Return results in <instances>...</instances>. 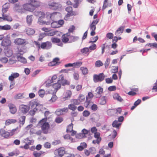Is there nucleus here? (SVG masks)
I'll list each match as a JSON object with an SVG mask.
<instances>
[{"instance_id": "69168bd1", "label": "nucleus", "mask_w": 157, "mask_h": 157, "mask_svg": "<svg viewBox=\"0 0 157 157\" xmlns=\"http://www.w3.org/2000/svg\"><path fill=\"white\" fill-rule=\"evenodd\" d=\"M97 105L95 104H93L91 106V109L93 111H96L98 109Z\"/></svg>"}, {"instance_id": "09e8293b", "label": "nucleus", "mask_w": 157, "mask_h": 157, "mask_svg": "<svg viewBox=\"0 0 157 157\" xmlns=\"http://www.w3.org/2000/svg\"><path fill=\"white\" fill-rule=\"evenodd\" d=\"M63 120V118L59 117H57L56 118L55 121L58 123H60Z\"/></svg>"}, {"instance_id": "9b49d317", "label": "nucleus", "mask_w": 157, "mask_h": 157, "mask_svg": "<svg viewBox=\"0 0 157 157\" xmlns=\"http://www.w3.org/2000/svg\"><path fill=\"white\" fill-rule=\"evenodd\" d=\"M103 89L101 86H98L95 90L96 95L95 96L96 98H100L101 96V94L103 93Z\"/></svg>"}, {"instance_id": "a211bd4d", "label": "nucleus", "mask_w": 157, "mask_h": 157, "mask_svg": "<svg viewBox=\"0 0 157 157\" xmlns=\"http://www.w3.org/2000/svg\"><path fill=\"white\" fill-rule=\"evenodd\" d=\"M19 76V74L17 72L12 73L9 77L8 79L10 81H13L14 79L16 78Z\"/></svg>"}, {"instance_id": "4468645a", "label": "nucleus", "mask_w": 157, "mask_h": 157, "mask_svg": "<svg viewBox=\"0 0 157 157\" xmlns=\"http://www.w3.org/2000/svg\"><path fill=\"white\" fill-rule=\"evenodd\" d=\"M0 135L5 138H7L10 135V132L6 131L3 129L0 130Z\"/></svg>"}, {"instance_id": "c9c22d12", "label": "nucleus", "mask_w": 157, "mask_h": 157, "mask_svg": "<svg viewBox=\"0 0 157 157\" xmlns=\"http://www.w3.org/2000/svg\"><path fill=\"white\" fill-rule=\"evenodd\" d=\"M100 135L101 134L99 132H97L94 134V137L95 138L98 139V140H99L101 141V138L100 136Z\"/></svg>"}, {"instance_id": "c85d7f7f", "label": "nucleus", "mask_w": 157, "mask_h": 157, "mask_svg": "<svg viewBox=\"0 0 157 157\" xmlns=\"http://www.w3.org/2000/svg\"><path fill=\"white\" fill-rule=\"evenodd\" d=\"M17 122V120L15 119H8L6 121L5 124L6 125H9L11 124H14Z\"/></svg>"}, {"instance_id": "b1692460", "label": "nucleus", "mask_w": 157, "mask_h": 157, "mask_svg": "<svg viewBox=\"0 0 157 157\" xmlns=\"http://www.w3.org/2000/svg\"><path fill=\"white\" fill-rule=\"evenodd\" d=\"M10 43V41L8 39H4L2 41L1 44L2 46L6 47L9 45Z\"/></svg>"}, {"instance_id": "1a4fd4ad", "label": "nucleus", "mask_w": 157, "mask_h": 157, "mask_svg": "<svg viewBox=\"0 0 157 157\" xmlns=\"http://www.w3.org/2000/svg\"><path fill=\"white\" fill-rule=\"evenodd\" d=\"M61 87V84H60L58 81L57 83H56L53 84L51 86V87H52L53 89L52 90V93L55 94L57 91V90L59 89Z\"/></svg>"}, {"instance_id": "20e7f679", "label": "nucleus", "mask_w": 157, "mask_h": 157, "mask_svg": "<svg viewBox=\"0 0 157 157\" xmlns=\"http://www.w3.org/2000/svg\"><path fill=\"white\" fill-rule=\"evenodd\" d=\"M105 75L103 73H100L98 75L94 74L93 76V81L95 83L102 81L105 78Z\"/></svg>"}, {"instance_id": "f257e3e1", "label": "nucleus", "mask_w": 157, "mask_h": 157, "mask_svg": "<svg viewBox=\"0 0 157 157\" xmlns=\"http://www.w3.org/2000/svg\"><path fill=\"white\" fill-rule=\"evenodd\" d=\"M40 2L36 0L34 1V3L30 2L29 3H26L23 5V9L32 12L36 8L40 6Z\"/></svg>"}, {"instance_id": "79ce46f5", "label": "nucleus", "mask_w": 157, "mask_h": 157, "mask_svg": "<svg viewBox=\"0 0 157 157\" xmlns=\"http://www.w3.org/2000/svg\"><path fill=\"white\" fill-rule=\"evenodd\" d=\"M115 112V110L114 109H108L107 111V114L109 116H112Z\"/></svg>"}, {"instance_id": "6e6552de", "label": "nucleus", "mask_w": 157, "mask_h": 157, "mask_svg": "<svg viewBox=\"0 0 157 157\" xmlns=\"http://www.w3.org/2000/svg\"><path fill=\"white\" fill-rule=\"evenodd\" d=\"M65 10L68 12V13L65 17V20H67L68 19V17H69L71 16H72L74 14L73 13L72 8V7L71 6H68L66 8Z\"/></svg>"}, {"instance_id": "c03bdc74", "label": "nucleus", "mask_w": 157, "mask_h": 157, "mask_svg": "<svg viewBox=\"0 0 157 157\" xmlns=\"http://www.w3.org/2000/svg\"><path fill=\"white\" fill-rule=\"evenodd\" d=\"M73 124L71 123L68 125L67 129V132H71L73 130Z\"/></svg>"}, {"instance_id": "7c9ffc66", "label": "nucleus", "mask_w": 157, "mask_h": 157, "mask_svg": "<svg viewBox=\"0 0 157 157\" xmlns=\"http://www.w3.org/2000/svg\"><path fill=\"white\" fill-rule=\"evenodd\" d=\"M17 59L19 61L23 63H26V59L25 58L22 57L21 56H17Z\"/></svg>"}, {"instance_id": "6e6d98bb", "label": "nucleus", "mask_w": 157, "mask_h": 157, "mask_svg": "<svg viewBox=\"0 0 157 157\" xmlns=\"http://www.w3.org/2000/svg\"><path fill=\"white\" fill-rule=\"evenodd\" d=\"M25 140L26 141V142L27 143L28 145H30L32 144L33 143L34 141L33 140H29V138H27L25 139Z\"/></svg>"}, {"instance_id": "ddd939ff", "label": "nucleus", "mask_w": 157, "mask_h": 157, "mask_svg": "<svg viewBox=\"0 0 157 157\" xmlns=\"http://www.w3.org/2000/svg\"><path fill=\"white\" fill-rule=\"evenodd\" d=\"M10 111L11 113L14 114L17 111V109L15 105L12 103H10L8 105Z\"/></svg>"}, {"instance_id": "864d4df0", "label": "nucleus", "mask_w": 157, "mask_h": 157, "mask_svg": "<svg viewBox=\"0 0 157 157\" xmlns=\"http://www.w3.org/2000/svg\"><path fill=\"white\" fill-rule=\"evenodd\" d=\"M37 110H39L38 109V108H34L33 109L30 111L29 113L32 116H33L35 115L36 111Z\"/></svg>"}, {"instance_id": "a878e982", "label": "nucleus", "mask_w": 157, "mask_h": 157, "mask_svg": "<svg viewBox=\"0 0 157 157\" xmlns=\"http://www.w3.org/2000/svg\"><path fill=\"white\" fill-rule=\"evenodd\" d=\"M79 39V37L77 36H69V41L68 43H71L75 42L78 40Z\"/></svg>"}, {"instance_id": "37998d69", "label": "nucleus", "mask_w": 157, "mask_h": 157, "mask_svg": "<svg viewBox=\"0 0 157 157\" xmlns=\"http://www.w3.org/2000/svg\"><path fill=\"white\" fill-rule=\"evenodd\" d=\"M89 52H90L91 51H89L88 48H84L81 50V52L82 53L86 54Z\"/></svg>"}, {"instance_id": "4be33fe9", "label": "nucleus", "mask_w": 157, "mask_h": 157, "mask_svg": "<svg viewBox=\"0 0 157 157\" xmlns=\"http://www.w3.org/2000/svg\"><path fill=\"white\" fill-rule=\"evenodd\" d=\"M27 34L28 35H33L35 33V31L34 29L29 28H27L25 29Z\"/></svg>"}, {"instance_id": "4c0bfd02", "label": "nucleus", "mask_w": 157, "mask_h": 157, "mask_svg": "<svg viewBox=\"0 0 157 157\" xmlns=\"http://www.w3.org/2000/svg\"><path fill=\"white\" fill-rule=\"evenodd\" d=\"M71 102L75 105H79L80 104V102L78 99H72L71 100Z\"/></svg>"}, {"instance_id": "39448f33", "label": "nucleus", "mask_w": 157, "mask_h": 157, "mask_svg": "<svg viewBox=\"0 0 157 157\" xmlns=\"http://www.w3.org/2000/svg\"><path fill=\"white\" fill-rule=\"evenodd\" d=\"M65 153V148L61 147L56 150L55 154L59 157H62Z\"/></svg>"}, {"instance_id": "e2e57ef3", "label": "nucleus", "mask_w": 157, "mask_h": 157, "mask_svg": "<svg viewBox=\"0 0 157 157\" xmlns=\"http://www.w3.org/2000/svg\"><path fill=\"white\" fill-rule=\"evenodd\" d=\"M116 86H109L108 88V90L110 91H113L116 90Z\"/></svg>"}, {"instance_id": "f8f14e48", "label": "nucleus", "mask_w": 157, "mask_h": 157, "mask_svg": "<svg viewBox=\"0 0 157 157\" xmlns=\"http://www.w3.org/2000/svg\"><path fill=\"white\" fill-rule=\"evenodd\" d=\"M59 82L63 86H64L65 85H69V82L67 80L64 79V77L62 75L60 76L59 79L58 80Z\"/></svg>"}, {"instance_id": "9d476101", "label": "nucleus", "mask_w": 157, "mask_h": 157, "mask_svg": "<svg viewBox=\"0 0 157 157\" xmlns=\"http://www.w3.org/2000/svg\"><path fill=\"white\" fill-rule=\"evenodd\" d=\"M23 7L19 3H17L14 5L13 9L16 12L21 13L23 11Z\"/></svg>"}, {"instance_id": "ea45409f", "label": "nucleus", "mask_w": 157, "mask_h": 157, "mask_svg": "<svg viewBox=\"0 0 157 157\" xmlns=\"http://www.w3.org/2000/svg\"><path fill=\"white\" fill-rule=\"evenodd\" d=\"M80 69L82 71V74L84 75H86L88 73V69L86 67H81Z\"/></svg>"}, {"instance_id": "f03ea898", "label": "nucleus", "mask_w": 157, "mask_h": 157, "mask_svg": "<svg viewBox=\"0 0 157 157\" xmlns=\"http://www.w3.org/2000/svg\"><path fill=\"white\" fill-rule=\"evenodd\" d=\"M29 109H33L34 108H38V109L40 111H43L45 108L43 107V105L34 101H31L29 102Z\"/></svg>"}, {"instance_id": "13d9d810", "label": "nucleus", "mask_w": 157, "mask_h": 157, "mask_svg": "<svg viewBox=\"0 0 157 157\" xmlns=\"http://www.w3.org/2000/svg\"><path fill=\"white\" fill-rule=\"evenodd\" d=\"M23 98V94H18L16 95L15 97L14 98L16 99H21Z\"/></svg>"}, {"instance_id": "a19ab883", "label": "nucleus", "mask_w": 157, "mask_h": 157, "mask_svg": "<svg viewBox=\"0 0 157 157\" xmlns=\"http://www.w3.org/2000/svg\"><path fill=\"white\" fill-rule=\"evenodd\" d=\"M51 27L54 28H59L58 22L56 21H53L51 24Z\"/></svg>"}, {"instance_id": "a18cd8bd", "label": "nucleus", "mask_w": 157, "mask_h": 157, "mask_svg": "<svg viewBox=\"0 0 157 157\" xmlns=\"http://www.w3.org/2000/svg\"><path fill=\"white\" fill-rule=\"evenodd\" d=\"M85 97L84 95L82 94H80L79 96L78 99L80 103L84 101L85 100Z\"/></svg>"}, {"instance_id": "6ab92c4d", "label": "nucleus", "mask_w": 157, "mask_h": 157, "mask_svg": "<svg viewBox=\"0 0 157 157\" xmlns=\"http://www.w3.org/2000/svg\"><path fill=\"white\" fill-rule=\"evenodd\" d=\"M69 36L70 35L69 33H67L63 35L62 36V41L64 43H68L69 41Z\"/></svg>"}, {"instance_id": "0e129e2a", "label": "nucleus", "mask_w": 157, "mask_h": 157, "mask_svg": "<svg viewBox=\"0 0 157 157\" xmlns=\"http://www.w3.org/2000/svg\"><path fill=\"white\" fill-rule=\"evenodd\" d=\"M8 60L7 58L6 57H2L0 59V61L3 63H6Z\"/></svg>"}, {"instance_id": "72a5a7b5", "label": "nucleus", "mask_w": 157, "mask_h": 157, "mask_svg": "<svg viewBox=\"0 0 157 157\" xmlns=\"http://www.w3.org/2000/svg\"><path fill=\"white\" fill-rule=\"evenodd\" d=\"M68 109L74 111L77 109V107L73 103L69 104L68 105Z\"/></svg>"}, {"instance_id": "473e14b6", "label": "nucleus", "mask_w": 157, "mask_h": 157, "mask_svg": "<svg viewBox=\"0 0 157 157\" xmlns=\"http://www.w3.org/2000/svg\"><path fill=\"white\" fill-rule=\"evenodd\" d=\"M59 60V59L58 58H56L53 59L52 62L49 63L48 65L50 66H53L56 64Z\"/></svg>"}, {"instance_id": "cd10ccee", "label": "nucleus", "mask_w": 157, "mask_h": 157, "mask_svg": "<svg viewBox=\"0 0 157 157\" xmlns=\"http://www.w3.org/2000/svg\"><path fill=\"white\" fill-rule=\"evenodd\" d=\"M121 124L120 123H119L118 121L115 120L113 122L112 124V125L113 127L119 129V127L121 125Z\"/></svg>"}, {"instance_id": "774afa93", "label": "nucleus", "mask_w": 157, "mask_h": 157, "mask_svg": "<svg viewBox=\"0 0 157 157\" xmlns=\"http://www.w3.org/2000/svg\"><path fill=\"white\" fill-rule=\"evenodd\" d=\"M57 14V12H55L51 14L50 15V17L51 19L52 20L54 19V18L56 16Z\"/></svg>"}, {"instance_id": "052dcab7", "label": "nucleus", "mask_w": 157, "mask_h": 157, "mask_svg": "<svg viewBox=\"0 0 157 157\" xmlns=\"http://www.w3.org/2000/svg\"><path fill=\"white\" fill-rule=\"evenodd\" d=\"M97 46L96 44H94L92 45L89 47V49L90 51L95 50Z\"/></svg>"}, {"instance_id": "603ef678", "label": "nucleus", "mask_w": 157, "mask_h": 157, "mask_svg": "<svg viewBox=\"0 0 157 157\" xmlns=\"http://www.w3.org/2000/svg\"><path fill=\"white\" fill-rule=\"evenodd\" d=\"M110 60L109 58H108L106 59V60L104 64L105 68H107L108 66H109L110 63Z\"/></svg>"}, {"instance_id": "393cba45", "label": "nucleus", "mask_w": 157, "mask_h": 157, "mask_svg": "<svg viewBox=\"0 0 157 157\" xmlns=\"http://www.w3.org/2000/svg\"><path fill=\"white\" fill-rule=\"evenodd\" d=\"M113 97L114 99L117 100L119 102H122L123 101V99L118 94L116 93L114 94L113 95Z\"/></svg>"}, {"instance_id": "58836bf2", "label": "nucleus", "mask_w": 157, "mask_h": 157, "mask_svg": "<svg viewBox=\"0 0 157 157\" xmlns=\"http://www.w3.org/2000/svg\"><path fill=\"white\" fill-rule=\"evenodd\" d=\"M45 93V92L44 90L42 89L40 90L38 92L39 95L41 98H42L44 96Z\"/></svg>"}, {"instance_id": "e433bc0d", "label": "nucleus", "mask_w": 157, "mask_h": 157, "mask_svg": "<svg viewBox=\"0 0 157 157\" xmlns=\"http://www.w3.org/2000/svg\"><path fill=\"white\" fill-rule=\"evenodd\" d=\"M103 65V63L100 60L96 61L95 63V66L96 67H100Z\"/></svg>"}, {"instance_id": "2eb2a0df", "label": "nucleus", "mask_w": 157, "mask_h": 157, "mask_svg": "<svg viewBox=\"0 0 157 157\" xmlns=\"http://www.w3.org/2000/svg\"><path fill=\"white\" fill-rule=\"evenodd\" d=\"M20 110L24 114H25L27 113L29 110V109L27 106L22 105L19 106Z\"/></svg>"}, {"instance_id": "de8ad7c7", "label": "nucleus", "mask_w": 157, "mask_h": 157, "mask_svg": "<svg viewBox=\"0 0 157 157\" xmlns=\"http://www.w3.org/2000/svg\"><path fill=\"white\" fill-rule=\"evenodd\" d=\"M55 113L56 115L58 116H59L60 115H63V114L62 112V111L60 109H57Z\"/></svg>"}, {"instance_id": "49530a36", "label": "nucleus", "mask_w": 157, "mask_h": 157, "mask_svg": "<svg viewBox=\"0 0 157 157\" xmlns=\"http://www.w3.org/2000/svg\"><path fill=\"white\" fill-rule=\"evenodd\" d=\"M51 40L53 43H59L60 42V39L52 37Z\"/></svg>"}, {"instance_id": "aec40b11", "label": "nucleus", "mask_w": 157, "mask_h": 157, "mask_svg": "<svg viewBox=\"0 0 157 157\" xmlns=\"http://www.w3.org/2000/svg\"><path fill=\"white\" fill-rule=\"evenodd\" d=\"M124 29V27L121 26L118 28L115 32V35L116 36L121 35L123 32Z\"/></svg>"}, {"instance_id": "f3484780", "label": "nucleus", "mask_w": 157, "mask_h": 157, "mask_svg": "<svg viewBox=\"0 0 157 157\" xmlns=\"http://www.w3.org/2000/svg\"><path fill=\"white\" fill-rule=\"evenodd\" d=\"M25 42L26 41L25 39L20 38H17L14 41L15 44L18 45L24 44Z\"/></svg>"}, {"instance_id": "dca6fc26", "label": "nucleus", "mask_w": 157, "mask_h": 157, "mask_svg": "<svg viewBox=\"0 0 157 157\" xmlns=\"http://www.w3.org/2000/svg\"><path fill=\"white\" fill-rule=\"evenodd\" d=\"M71 94L72 92L71 91H67L65 94L64 97L62 98V101H64L70 98L71 97Z\"/></svg>"}, {"instance_id": "3c124183", "label": "nucleus", "mask_w": 157, "mask_h": 157, "mask_svg": "<svg viewBox=\"0 0 157 157\" xmlns=\"http://www.w3.org/2000/svg\"><path fill=\"white\" fill-rule=\"evenodd\" d=\"M89 151L90 153L91 154H94L96 153V149L95 147H92L89 149Z\"/></svg>"}, {"instance_id": "338daca9", "label": "nucleus", "mask_w": 157, "mask_h": 157, "mask_svg": "<svg viewBox=\"0 0 157 157\" xmlns=\"http://www.w3.org/2000/svg\"><path fill=\"white\" fill-rule=\"evenodd\" d=\"M90 114V112L87 110H85L83 112V116L86 117L88 116Z\"/></svg>"}, {"instance_id": "c756f323", "label": "nucleus", "mask_w": 157, "mask_h": 157, "mask_svg": "<svg viewBox=\"0 0 157 157\" xmlns=\"http://www.w3.org/2000/svg\"><path fill=\"white\" fill-rule=\"evenodd\" d=\"M91 98H89L87 96L86 97V101L85 103V105L86 107L89 105H91V104L93 103L91 101Z\"/></svg>"}, {"instance_id": "2f4dec72", "label": "nucleus", "mask_w": 157, "mask_h": 157, "mask_svg": "<svg viewBox=\"0 0 157 157\" xmlns=\"http://www.w3.org/2000/svg\"><path fill=\"white\" fill-rule=\"evenodd\" d=\"M32 15H28L26 17L27 22L29 25H31L32 21Z\"/></svg>"}, {"instance_id": "8fccbe9b", "label": "nucleus", "mask_w": 157, "mask_h": 157, "mask_svg": "<svg viewBox=\"0 0 157 157\" xmlns=\"http://www.w3.org/2000/svg\"><path fill=\"white\" fill-rule=\"evenodd\" d=\"M53 82L51 80H48L45 82V86L46 87L50 86L51 87L52 85L51 84V83Z\"/></svg>"}, {"instance_id": "4d7b16f0", "label": "nucleus", "mask_w": 157, "mask_h": 157, "mask_svg": "<svg viewBox=\"0 0 157 157\" xmlns=\"http://www.w3.org/2000/svg\"><path fill=\"white\" fill-rule=\"evenodd\" d=\"M73 63V67H79L82 65V62H81L79 61L77 62L74 63Z\"/></svg>"}, {"instance_id": "423d86ee", "label": "nucleus", "mask_w": 157, "mask_h": 157, "mask_svg": "<svg viewBox=\"0 0 157 157\" xmlns=\"http://www.w3.org/2000/svg\"><path fill=\"white\" fill-rule=\"evenodd\" d=\"M52 44L51 42L47 41L42 42L41 44V48L43 49L48 50L51 48Z\"/></svg>"}, {"instance_id": "f704fd0d", "label": "nucleus", "mask_w": 157, "mask_h": 157, "mask_svg": "<svg viewBox=\"0 0 157 157\" xmlns=\"http://www.w3.org/2000/svg\"><path fill=\"white\" fill-rule=\"evenodd\" d=\"M34 14L36 16L40 17V18L44 15V13L41 11H35L34 12Z\"/></svg>"}, {"instance_id": "bb28decb", "label": "nucleus", "mask_w": 157, "mask_h": 157, "mask_svg": "<svg viewBox=\"0 0 157 157\" xmlns=\"http://www.w3.org/2000/svg\"><path fill=\"white\" fill-rule=\"evenodd\" d=\"M25 117L22 116L19 118V125L20 127L22 126L25 123Z\"/></svg>"}, {"instance_id": "0eeeda50", "label": "nucleus", "mask_w": 157, "mask_h": 157, "mask_svg": "<svg viewBox=\"0 0 157 157\" xmlns=\"http://www.w3.org/2000/svg\"><path fill=\"white\" fill-rule=\"evenodd\" d=\"M49 8L52 9L56 10L61 8V6L58 3L54 2H50L49 3Z\"/></svg>"}, {"instance_id": "680f3d73", "label": "nucleus", "mask_w": 157, "mask_h": 157, "mask_svg": "<svg viewBox=\"0 0 157 157\" xmlns=\"http://www.w3.org/2000/svg\"><path fill=\"white\" fill-rule=\"evenodd\" d=\"M106 37L109 39H112L113 38V35L111 33H108L106 34Z\"/></svg>"}, {"instance_id": "7ed1b4c3", "label": "nucleus", "mask_w": 157, "mask_h": 157, "mask_svg": "<svg viewBox=\"0 0 157 157\" xmlns=\"http://www.w3.org/2000/svg\"><path fill=\"white\" fill-rule=\"evenodd\" d=\"M41 125V129L43 132L44 134H47L48 132V129L49 127V124L45 122V119H43L40 122Z\"/></svg>"}, {"instance_id": "412c9836", "label": "nucleus", "mask_w": 157, "mask_h": 157, "mask_svg": "<svg viewBox=\"0 0 157 157\" xmlns=\"http://www.w3.org/2000/svg\"><path fill=\"white\" fill-rule=\"evenodd\" d=\"M9 4L7 3H5L3 6V8L2 10V16H4V14L8 10V9L9 8Z\"/></svg>"}, {"instance_id": "5fc2aeb1", "label": "nucleus", "mask_w": 157, "mask_h": 157, "mask_svg": "<svg viewBox=\"0 0 157 157\" xmlns=\"http://www.w3.org/2000/svg\"><path fill=\"white\" fill-rule=\"evenodd\" d=\"M10 28L11 27L10 25H6L4 26H2V30H7L10 29Z\"/></svg>"}, {"instance_id": "bf43d9fd", "label": "nucleus", "mask_w": 157, "mask_h": 157, "mask_svg": "<svg viewBox=\"0 0 157 157\" xmlns=\"http://www.w3.org/2000/svg\"><path fill=\"white\" fill-rule=\"evenodd\" d=\"M57 99V97L55 95H53L51 99L49 100L51 102H54Z\"/></svg>"}, {"instance_id": "5701e85b", "label": "nucleus", "mask_w": 157, "mask_h": 157, "mask_svg": "<svg viewBox=\"0 0 157 157\" xmlns=\"http://www.w3.org/2000/svg\"><path fill=\"white\" fill-rule=\"evenodd\" d=\"M106 99L107 97L106 96H103L99 99L98 102L100 105H104L106 103Z\"/></svg>"}]
</instances>
